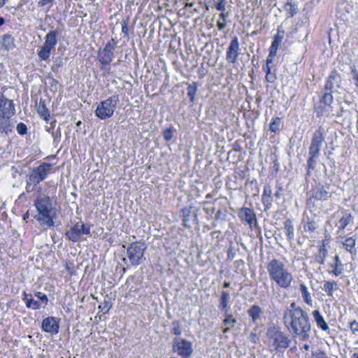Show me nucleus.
I'll list each match as a JSON object with an SVG mask.
<instances>
[{"label":"nucleus","mask_w":358,"mask_h":358,"mask_svg":"<svg viewBox=\"0 0 358 358\" xmlns=\"http://www.w3.org/2000/svg\"><path fill=\"white\" fill-rule=\"evenodd\" d=\"M272 191L269 185H265L264 187V192L262 196H271Z\"/></svg>","instance_id":"obj_56"},{"label":"nucleus","mask_w":358,"mask_h":358,"mask_svg":"<svg viewBox=\"0 0 358 358\" xmlns=\"http://www.w3.org/2000/svg\"><path fill=\"white\" fill-rule=\"evenodd\" d=\"M197 91V84L196 83H193L192 84H189L187 87V95L189 98V100L192 103H194L195 95Z\"/></svg>","instance_id":"obj_30"},{"label":"nucleus","mask_w":358,"mask_h":358,"mask_svg":"<svg viewBox=\"0 0 358 358\" xmlns=\"http://www.w3.org/2000/svg\"><path fill=\"white\" fill-rule=\"evenodd\" d=\"M258 329V327L256 326L252 331H251L249 339L252 343H257L259 341V337L257 336V331Z\"/></svg>","instance_id":"obj_47"},{"label":"nucleus","mask_w":358,"mask_h":358,"mask_svg":"<svg viewBox=\"0 0 358 358\" xmlns=\"http://www.w3.org/2000/svg\"><path fill=\"white\" fill-rule=\"evenodd\" d=\"M215 8L217 10H220L222 12H224L225 10H226V8H225V1L224 0H218V3L215 6Z\"/></svg>","instance_id":"obj_53"},{"label":"nucleus","mask_w":358,"mask_h":358,"mask_svg":"<svg viewBox=\"0 0 358 358\" xmlns=\"http://www.w3.org/2000/svg\"><path fill=\"white\" fill-rule=\"evenodd\" d=\"M172 348L173 352L184 358L190 357L193 352L192 342L180 337H176L173 340Z\"/></svg>","instance_id":"obj_12"},{"label":"nucleus","mask_w":358,"mask_h":358,"mask_svg":"<svg viewBox=\"0 0 358 358\" xmlns=\"http://www.w3.org/2000/svg\"><path fill=\"white\" fill-rule=\"evenodd\" d=\"M58 31L51 30L45 37V43L38 50V56L41 60L47 61L50 56L51 52L55 50L57 43Z\"/></svg>","instance_id":"obj_8"},{"label":"nucleus","mask_w":358,"mask_h":358,"mask_svg":"<svg viewBox=\"0 0 358 358\" xmlns=\"http://www.w3.org/2000/svg\"><path fill=\"white\" fill-rule=\"evenodd\" d=\"M15 114V108L13 100H10L0 92V115L2 117H11Z\"/></svg>","instance_id":"obj_13"},{"label":"nucleus","mask_w":358,"mask_h":358,"mask_svg":"<svg viewBox=\"0 0 358 358\" xmlns=\"http://www.w3.org/2000/svg\"><path fill=\"white\" fill-rule=\"evenodd\" d=\"M227 24L225 22H222L220 20H219L217 22V27L218 30L222 31L226 27Z\"/></svg>","instance_id":"obj_59"},{"label":"nucleus","mask_w":358,"mask_h":358,"mask_svg":"<svg viewBox=\"0 0 358 358\" xmlns=\"http://www.w3.org/2000/svg\"><path fill=\"white\" fill-rule=\"evenodd\" d=\"M236 256V252L232 246V244H231L227 250V259L232 260Z\"/></svg>","instance_id":"obj_50"},{"label":"nucleus","mask_w":358,"mask_h":358,"mask_svg":"<svg viewBox=\"0 0 358 358\" xmlns=\"http://www.w3.org/2000/svg\"><path fill=\"white\" fill-rule=\"evenodd\" d=\"M262 201L264 206V210L267 211L272 206V196H262Z\"/></svg>","instance_id":"obj_40"},{"label":"nucleus","mask_w":358,"mask_h":358,"mask_svg":"<svg viewBox=\"0 0 358 358\" xmlns=\"http://www.w3.org/2000/svg\"><path fill=\"white\" fill-rule=\"evenodd\" d=\"M283 321L285 326L294 337L301 336L303 341L309 339L311 324L306 311L299 310L292 313H289Z\"/></svg>","instance_id":"obj_1"},{"label":"nucleus","mask_w":358,"mask_h":358,"mask_svg":"<svg viewBox=\"0 0 358 358\" xmlns=\"http://www.w3.org/2000/svg\"><path fill=\"white\" fill-rule=\"evenodd\" d=\"M351 9V6H349L346 2L342 1L339 3L338 5V11L343 14V11L346 13H350Z\"/></svg>","instance_id":"obj_41"},{"label":"nucleus","mask_w":358,"mask_h":358,"mask_svg":"<svg viewBox=\"0 0 358 358\" xmlns=\"http://www.w3.org/2000/svg\"><path fill=\"white\" fill-rule=\"evenodd\" d=\"M266 268L271 280L279 287L287 289L291 287L294 280L292 273L282 261L273 258L268 262Z\"/></svg>","instance_id":"obj_2"},{"label":"nucleus","mask_w":358,"mask_h":358,"mask_svg":"<svg viewBox=\"0 0 358 358\" xmlns=\"http://www.w3.org/2000/svg\"><path fill=\"white\" fill-rule=\"evenodd\" d=\"M352 220V216L350 213L347 214L345 216L342 217L338 223L339 229H344Z\"/></svg>","instance_id":"obj_32"},{"label":"nucleus","mask_w":358,"mask_h":358,"mask_svg":"<svg viewBox=\"0 0 358 358\" xmlns=\"http://www.w3.org/2000/svg\"><path fill=\"white\" fill-rule=\"evenodd\" d=\"M90 227L85 225L83 222H76L69 230L65 233L66 239L73 243L78 242L81 239L83 235H90Z\"/></svg>","instance_id":"obj_10"},{"label":"nucleus","mask_w":358,"mask_h":358,"mask_svg":"<svg viewBox=\"0 0 358 358\" xmlns=\"http://www.w3.org/2000/svg\"><path fill=\"white\" fill-rule=\"evenodd\" d=\"M173 132L172 128H167L163 131V137L166 141H171L173 137Z\"/></svg>","instance_id":"obj_43"},{"label":"nucleus","mask_w":358,"mask_h":358,"mask_svg":"<svg viewBox=\"0 0 358 358\" xmlns=\"http://www.w3.org/2000/svg\"><path fill=\"white\" fill-rule=\"evenodd\" d=\"M0 44L1 45V48L7 51L13 50L15 46V39L10 34H4L1 36Z\"/></svg>","instance_id":"obj_19"},{"label":"nucleus","mask_w":358,"mask_h":358,"mask_svg":"<svg viewBox=\"0 0 358 358\" xmlns=\"http://www.w3.org/2000/svg\"><path fill=\"white\" fill-rule=\"evenodd\" d=\"M240 217L242 220H244L248 224H249L250 228H252V224L253 222L257 224V217L254 210L251 208L247 207H243L241 209L240 212Z\"/></svg>","instance_id":"obj_17"},{"label":"nucleus","mask_w":358,"mask_h":358,"mask_svg":"<svg viewBox=\"0 0 358 358\" xmlns=\"http://www.w3.org/2000/svg\"><path fill=\"white\" fill-rule=\"evenodd\" d=\"M283 38L282 35H280V31L278 30V34L275 36L273 41L272 42L271 47L278 48L279 45L281 43Z\"/></svg>","instance_id":"obj_42"},{"label":"nucleus","mask_w":358,"mask_h":358,"mask_svg":"<svg viewBox=\"0 0 358 358\" xmlns=\"http://www.w3.org/2000/svg\"><path fill=\"white\" fill-rule=\"evenodd\" d=\"M224 317L225 318L223 320V324L225 326L233 327L237 322V320L233 317V315L228 313V312L224 313Z\"/></svg>","instance_id":"obj_34"},{"label":"nucleus","mask_w":358,"mask_h":358,"mask_svg":"<svg viewBox=\"0 0 358 358\" xmlns=\"http://www.w3.org/2000/svg\"><path fill=\"white\" fill-rule=\"evenodd\" d=\"M34 206L37 210L38 214L34 218L45 229L54 225L53 218L51 216L52 211V203L49 196L38 198L34 202Z\"/></svg>","instance_id":"obj_4"},{"label":"nucleus","mask_w":358,"mask_h":358,"mask_svg":"<svg viewBox=\"0 0 358 358\" xmlns=\"http://www.w3.org/2000/svg\"><path fill=\"white\" fill-rule=\"evenodd\" d=\"M122 32L124 34V36H129L128 27H127V24L126 22H124L122 24Z\"/></svg>","instance_id":"obj_61"},{"label":"nucleus","mask_w":358,"mask_h":358,"mask_svg":"<svg viewBox=\"0 0 358 358\" xmlns=\"http://www.w3.org/2000/svg\"><path fill=\"white\" fill-rule=\"evenodd\" d=\"M285 8L289 13L290 17H293L297 13L296 4L288 2L285 5Z\"/></svg>","instance_id":"obj_38"},{"label":"nucleus","mask_w":358,"mask_h":358,"mask_svg":"<svg viewBox=\"0 0 358 358\" xmlns=\"http://www.w3.org/2000/svg\"><path fill=\"white\" fill-rule=\"evenodd\" d=\"M328 251L324 244L319 248L317 253L314 255V261L320 264H324L327 257Z\"/></svg>","instance_id":"obj_22"},{"label":"nucleus","mask_w":358,"mask_h":358,"mask_svg":"<svg viewBox=\"0 0 358 358\" xmlns=\"http://www.w3.org/2000/svg\"><path fill=\"white\" fill-rule=\"evenodd\" d=\"M265 78L268 83H273L275 81L276 76L274 73H266Z\"/></svg>","instance_id":"obj_55"},{"label":"nucleus","mask_w":358,"mask_h":358,"mask_svg":"<svg viewBox=\"0 0 358 358\" xmlns=\"http://www.w3.org/2000/svg\"><path fill=\"white\" fill-rule=\"evenodd\" d=\"M51 164L49 163H43L38 167L34 169L28 176V184L26 189H28L29 185H37L43 181L50 173Z\"/></svg>","instance_id":"obj_11"},{"label":"nucleus","mask_w":358,"mask_h":358,"mask_svg":"<svg viewBox=\"0 0 358 358\" xmlns=\"http://www.w3.org/2000/svg\"><path fill=\"white\" fill-rule=\"evenodd\" d=\"M26 306L28 308H31L33 310H38L41 308V303L38 301L34 300L33 299H30L29 300H27Z\"/></svg>","instance_id":"obj_39"},{"label":"nucleus","mask_w":358,"mask_h":358,"mask_svg":"<svg viewBox=\"0 0 358 358\" xmlns=\"http://www.w3.org/2000/svg\"><path fill=\"white\" fill-rule=\"evenodd\" d=\"M277 50H278V48H273V47H270V50H269V55H268V57H274L275 55H276V53H277Z\"/></svg>","instance_id":"obj_60"},{"label":"nucleus","mask_w":358,"mask_h":358,"mask_svg":"<svg viewBox=\"0 0 358 358\" xmlns=\"http://www.w3.org/2000/svg\"><path fill=\"white\" fill-rule=\"evenodd\" d=\"M172 326H173L172 332L176 336L180 335L182 333V331H181L180 322L178 321H173L172 322Z\"/></svg>","instance_id":"obj_46"},{"label":"nucleus","mask_w":358,"mask_h":358,"mask_svg":"<svg viewBox=\"0 0 358 358\" xmlns=\"http://www.w3.org/2000/svg\"><path fill=\"white\" fill-rule=\"evenodd\" d=\"M267 336L272 341V345L275 350L280 351L289 347L290 340L286 334L276 328L273 327L268 329Z\"/></svg>","instance_id":"obj_9"},{"label":"nucleus","mask_w":358,"mask_h":358,"mask_svg":"<svg viewBox=\"0 0 358 358\" xmlns=\"http://www.w3.org/2000/svg\"><path fill=\"white\" fill-rule=\"evenodd\" d=\"M350 329L353 334L358 333V322L353 320L350 323Z\"/></svg>","instance_id":"obj_54"},{"label":"nucleus","mask_w":358,"mask_h":358,"mask_svg":"<svg viewBox=\"0 0 358 358\" xmlns=\"http://www.w3.org/2000/svg\"><path fill=\"white\" fill-rule=\"evenodd\" d=\"M313 317L317 324V326L322 331H327L329 329V325L324 320L323 316L318 310L313 311Z\"/></svg>","instance_id":"obj_21"},{"label":"nucleus","mask_w":358,"mask_h":358,"mask_svg":"<svg viewBox=\"0 0 358 358\" xmlns=\"http://www.w3.org/2000/svg\"><path fill=\"white\" fill-rule=\"evenodd\" d=\"M311 358H328V357L324 351L317 350L312 352Z\"/></svg>","instance_id":"obj_49"},{"label":"nucleus","mask_w":358,"mask_h":358,"mask_svg":"<svg viewBox=\"0 0 358 358\" xmlns=\"http://www.w3.org/2000/svg\"><path fill=\"white\" fill-rule=\"evenodd\" d=\"M53 1L54 0H39V1L38 3V6H46L49 3H50Z\"/></svg>","instance_id":"obj_62"},{"label":"nucleus","mask_w":358,"mask_h":358,"mask_svg":"<svg viewBox=\"0 0 358 358\" xmlns=\"http://www.w3.org/2000/svg\"><path fill=\"white\" fill-rule=\"evenodd\" d=\"M341 77L335 69L331 71L324 85V90L330 92H338L341 87Z\"/></svg>","instance_id":"obj_14"},{"label":"nucleus","mask_w":358,"mask_h":358,"mask_svg":"<svg viewBox=\"0 0 358 358\" xmlns=\"http://www.w3.org/2000/svg\"><path fill=\"white\" fill-rule=\"evenodd\" d=\"M147 246L144 241H134L127 248V256L131 266H137L145 260Z\"/></svg>","instance_id":"obj_5"},{"label":"nucleus","mask_w":358,"mask_h":358,"mask_svg":"<svg viewBox=\"0 0 358 358\" xmlns=\"http://www.w3.org/2000/svg\"><path fill=\"white\" fill-rule=\"evenodd\" d=\"M120 101L118 94H113L101 101L95 110L96 116L100 120H106L113 116Z\"/></svg>","instance_id":"obj_6"},{"label":"nucleus","mask_w":358,"mask_h":358,"mask_svg":"<svg viewBox=\"0 0 358 358\" xmlns=\"http://www.w3.org/2000/svg\"><path fill=\"white\" fill-rule=\"evenodd\" d=\"M249 317L252 319L254 324H257L258 320L263 314V310L258 305L252 306L247 311Z\"/></svg>","instance_id":"obj_20"},{"label":"nucleus","mask_w":358,"mask_h":358,"mask_svg":"<svg viewBox=\"0 0 358 358\" xmlns=\"http://www.w3.org/2000/svg\"><path fill=\"white\" fill-rule=\"evenodd\" d=\"M34 295L41 301V303H44L45 305L48 303V299L45 294H43L41 292H36L34 293Z\"/></svg>","instance_id":"obj_48"},{"label":"nucleus","mask_w":358,"mask_h":358,"mask_svg":"<svg viewBox=\"0 0 358 358\" xmlns=\"http://www.w3.org/2000/svg\"><path fill=\"white\" fill-rule=\"evenodd\" d=\"M230 300V294L229 292L222 291L220 299V306L224 313L229 312L230 308L229 306Z\"/></svg>","instance_id":"obj_23"},{"label":"nucleus","mask_w":358,"mask_h":358,"mask_svg":"<svg viewBox=\"0 0 358 358\" xmlns=\"http://www.w3.org/2000/svg\"><path fill=\"white\" fill-rule=\"evenodd\" d=\"M117 45V41L110 38L103 49H99L97 52V58L100 63L101 69L109 72L110 62L114 57V51Z\"/></svg>","instance_id":"obj_7"},{"label":"nucleus","mask_w":358,"mask_h":358,"mask_svg":"<svg viewBox=\"0 0 358 358\" xmlns=\"http://www.w3.org/2000/svg\"><path fill=\"white\" fill-rule=\"evenodd\" d=\"M11 128L10 117H2L0 115V132L8 134L12 131Z\"/></svg>","instance_id":"obj_24"},{"label":"nucleus","mask_w":358,"mask_h":358,"mask_svg":"<svg viewBox=\"0 0 358 358\" xmlns=\"http://www.w3.org/2000/svg\"><path fill=\"white\" fill-rule=\"evenodd\" d=\"M300 291L302 294V297L304 300V301L308 304L310 305L312 303V299L310 295V293L308 291L307 287L304 284L300 285Z\"/></svg>","instance_id":"obj_29"},{"label":"nucleus","mask_w":358,"mask_h":358,"mask_svg":"<svg viewBox=\"0 0 358 358\" xmlns=\"http://www.w3.org/2000/svg\"><path fill=\"white\" fill-rule=\"evenodd\" d=\"M324 289L329 296H333V291L337 289V283L335 281H327L324 285Z\"/></svg>","instance_id":"obj_28"},{"label":"nucleus","mask_w":358,"mask_h":358,"mask_svg":"<svg viewBox=\"0 0 358 358\" xmlns=\"http://www.w3.org/2000/svg\"><path fill=\"white\" fill-rule=\"evenodd\" d=\"M182 215H183V218H182V222H183V225L186 227H189V226L188 225V222L189 220V215H190V210L189 209H187V208H183L182 210Z\"/></svg>","instance_id":"obj_44"},{"label":"nucleus","mask_w":358,"mask_h":358,"mask_svg":"<svg viewBox=\"0 0 358 358\" xmlns=\"http://www.w3.org/2000/svg\"><path fill=\"white\" fill-rule=\"evenodd\" d=\"M51 135L53 137L54 143L59 142L60 141L61 136H62L60 128L58 127L57 131L52 132Z\"/></svg>","instance_id":"obj_51"},{"label":"nucleus","mask_w":358,"mask_h":358,"mask_svg":"<svg viewBox=\"0 0 358 358\" xmlns=\"http://www.w3.org/2000/svg\"><path fill=\"white\" fill-rule=\"evenodd\" d=\"M99 308H101V310H105L106 313H107L111 308V305H110L109 302L108 301H104V303H103V305H100L99 306Z\"/></svg>","instance_id":"obj_57"},{"label":"nucleus","mask_w":358,"mask_h":358,"mask_svg":"<svg viewBox=\"0 0 358 358\" xmlns=\"http://www.w3.org/2000/svg\"><path fill=\"white\" fill-rule=\"evenodd\" d=\"M317 225L314 220H308L304 225L303 229L306 232L313 233L317 229Z\"/></svg>","instance_id":"obj_36"},{"label":"nucleus","mask_w":358,"mask_h":358,"mask_svg":"<svg viewBox=\"0 0 358 358\" xmlns=\"http://www.w3.org/2000/svg\"><path fill=\"white\" fill-rule=\"evenodd\" d=\"M304 311L301 307L296 306V303L294 302L291 303L289 307L287 308L286 310L283 313V319L287 318V315H289V313H292L294 311L297 310Z\"/></svg>","instance_id":"obj_35"},{"label":"nucleus","mask_w":358,"mask_h":358,"mask_svg":"<svg viewBox=\"0 0 358 358\" xmlns=\"http://www.w3.org/2000/svg\"><path fill=\"white\" fill-rule=\"evenodd\" d=\"M42 330L51 335L58 334L59 329V320L55 317H48L43 320L41 324Z\"/></svg>","instance_id":"obj_16"},{"label":"nucleus","mask_w":358,"mask_h":358,"mask_svg":"<svg viewBox=\"0 0 358 358\" xmlns=\"http://www.w3.org/2000/svg\"><path fill=\"white\" fill-rule=\"evenodd\" d=\"M239 42L236 36L234 37L227 48L226 59L228 62L235 64L237 62L239 52Z\"/></svg>","instance_id":"obj_15"},{"label":"nucleus","mask_w":358,"mask_h":358,"mask_svg":"<svg viewBox=\"0 0 358 358\" xmlns=\"http://www.w3.org/2000/svg\"><path fill=\"white\" fill-rule=\"evenodd\" d=\"M16 130L19 134L23 136L27 133V127L24 123L20 122L17 124Z\"/></svg>","instance_id":"obj_45"},{"label":"nucleus","mask_w":358,"mask_h":358,"mask_svg":"<svg viewBox=\"0 0 358 358\" xmlns=\"http://www.w3.org/2000/svg\"><path fill=\"white\" fill-rule=\"evenodd\" d=\"M37 113L39 115L43 117L46 122L48 121L50 118V113L46 107L45 102L43 101H40L39 104L37 106Z\"/></svg>","instance_id":"obj_25"},{"label":"nucleus","mask_w":358,"mask_h":358,"mask_svg":"<svg viewBox=\"0 0 358 358\" xmlns=\"http://www.w3.org/2000/svg\"><path fill=\"white\" fill-rule=\"evenodd\" d=\"M351 74L352 76V79L355 80V82L358 81V71L355 69V66L351 67Z\"/></svg>","instance_id":"obj_58"},{"label":"nucleus","mask_w":358,"mask_h":358,"mask_svg":"<svg viewBox=\"0 0 358 358\" xmlns=\"http://www.w3.org/2000/svg\"><path fill=\"white\" fill-rule=\"evenodd\" d=\"M284 228L287 236V239L289 241L294 240V226L292 224V221L290 219H287L284 222Z\"/></svg>","instance_id":"obj_26"},{"label":"nucleus","mask_w":358,"mask_h":358,"mask_svg":"<svg viewBox=\"0 0 358 358\" xmlns=\"http://www.w3.org/2000/svg\"><path fill=\"white\" fill-rule=\"evenodd\" d=\"M325 129L322 126H319L315 131L308 148V159L307 160V171L306 178L310 176V171L315 169L317 159L320 155V150L324 142Z\"/></svg>","instance_id":"obj_3"},{"label":"nucleus","mask_w":358,"mask_h":358,"mask_svg":"<svg viewBox=\"0 0 358 358\" xmlns=\"http://www.w3.org/2000/svg\"><path fill=\"white\" fill-rule=\"evenodd\" d=\"M63 65V62L62 59H57L55 63L52 66L51 69L53 71H57L58 69Z\"/></svg>","instance_id":"obj_52"},{"label":"nucleus","mask_w":358,"mask_h":358,"mask_svg":"<svg viewBox=\"0 0 358 358\" xmlns=\"http://www.w3.org/2000/svg\"><path fill=\"white\" fill-rule=\"evenodd\" d=\"M281 124H282L281 119L278 117H276L275 118L273 119V120L270 124L269 129L271 131L275 133L280 130Z\"/></svg>","instance_id":"obj_33"},{"label":"nucleus","mask_w":358,"mask_h":358,"mask_svg":"<svg viewBox=\"0 0 358 358\" xmlns=\"http://www.w3.org/2000/svg\"><path fill=\"white\" fill-rule=\"evenodd\" d=\"M343 245L348 251L352 253L355 245V239H354L351 237L348 238L347 239H345V242L343 243Z\"/></svg>","instance_id":"obj_37"},{"label":"nucleus","mask_w":358,"mask_h":358,"mask_svg":"<svg viewBox=\"0 0 358 358\" xmlns=\"http://www.w3.org/2000/svg\"><path fill=\"white\" fill-rule=\"evenodd\" d=\"M312 197L317 200H327L329 197V193L323 185H318L311 190Z\"/></svg>","instance_id":"obj_18"},{"label":"nucleus","mask_w":358,"mask_h":358,"mask_svg":"<svg viewBox=\"0 0 358 358\" xmlns=\"http://www.w3.org/2000/svg\"><path fill=\"white\" fill-rule=\"evenodd\" d=\"M334 260V264H331V266H334V268L332 271H331L330 273L334 274L336 276H338L343 273V266L338 255L335 256Z\"/></svg>","instance_id":"obj_27"},{"label":"nucleus","mask_w":358,"mask_h":358,"mask_svg":"<svg viewBox=\"0 0 358 358\" xmlns=\"http://www.w3.org/2000/svg\"><path fill=\"white\" fill-rule=\"evenodd\" d=\"M333 92H334L324 91V93L320 100V102L322 103L324 106H330L334 99L332 95Z\"/></svg>","instance_id":"obj_31"},{"label":"nucleus","mask_w":358,"mask_h":358,"mask_svg":"<svg viewBox=\"0 0 358 358\" xmlns=\"http://www.w3.org/2000/svg\"><path fill=\"white\" fill-rule=\"evenodd\" d=\"M229 15L228 12H222L220 14V19L222 22H225L226 17Z\"/></svg>","instance_id":"obj_63"},{"label":"nucleus","mask_w":358,"mask_h":358,"mask_svg":"<svg viewBox=\"0 0 358 358\" xmlns=\"http://www.w3.org/2000/svg\"><path fill=\"white\" fill-rule=\"evenodd\" d=\"M278 190L274 194L275 197L279 199L281 196L280 192L282 190V187L281 186L278 187Z\"/></svg>","instance_id":"obj_64"}]
</instances>
